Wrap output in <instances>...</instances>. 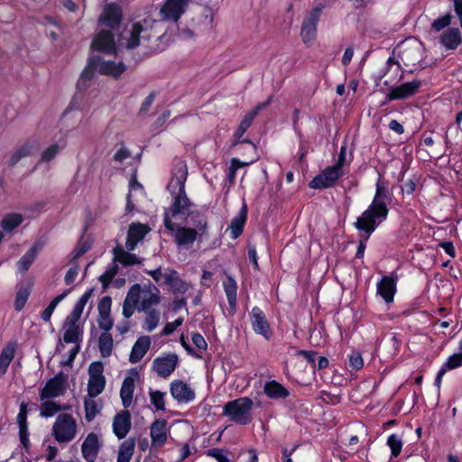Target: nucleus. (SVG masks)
Returning a JSON list of instances; mask_svg holds the SVG:
<instances>
[{
    "instance_id": "obj_8",
    "label": "nucleus",
    "mask_w": 462,
    "mask_h": 462,
    "mask_svg": "<svg viewBox=\"0 0 462 462\" xmlns=\"http://www.w3.org/2000/svg\"><path fill=\"white\" fill-rule=\"evenodd\" d=\"M146 32L139 23H134L131 29L125 31L121 35L120 44L127 49L136 48L140 45L141 40H149L150 34Z\"/></svg>"
},
{
    "instance_id": "obj_50",
    "label": "nucleus",
    "mask_w": 462,
    "mask_h": 462,
    "mask_svg": "<svg viewBox=\"0 0 462 462\" xmlns=\"http://www.w3.org/2000/svg\"><path fill=\"white\" fill-rule=\"evenodd\" d=\"M97 324L101 329H104L105 332H108L113 328L114 322L110 314H98Z\"/></svg>"
},
{
    "instance_id": "obj_36",
    "label": "nucleus",
    "mask_w": 462,
    "mask_h": 462,
    "mask_svg": "<svg viewBox=\"0 0 462 462\" xmlns=\"http://www.w3.org/2000/svg\"><path fill=\"white\" fill-rule=\"evenodd\" d=\"M105 377H89L88 392V395L93 398L100 394L105 388Z\"/></svg>"
},
{
    "instance_id": "obj_5",
    "label": "nucleus",
    "mask_w": 462,
    "mask_h": 462,
    "mask_svg": "<svg viewBox=\"0 0 462 462\" xmlns=\"http://www.w3.org/2000/svg\"><path fill=\"white\" fill-rule=\"evenodd\" d=\"M253 402L247 397L238 398L226 403L224 414L239 424H247L251 421V410Z\"/></svg>"
},
{
    "instance_id": "obj_25",
    "label": "nucleus",
    "mask_w": 462,
    "mask_h": 462,
    "mask_svg": "<svg viewBox=\"0 0 462 462\" xmlns=\"http://www.w3.org/2000/svg\"><path fill=\"white\" fill-rule=\"evenodd\" d=\"M43 243L36 242L32 247L19 260L17 263V266L20 272L25 273L32 263L35 260L38 253L42 249Z\"/></svg>"
},
{
    "instance_id": "obj_40",
    "label": "nucleus",
    "mask_w": 462,
    "mask_h": 462,
    "mask_svg": "<svg viewBox=\"0 0 462 462\" xmlns=\"http://www.w3.org/2000/svg\"><path fill=\"white\" fill-rule=\"evenodd\" d=\"M65 331L63 339L66 343H77L81 333L79 326H74L73 324L64 326Z\"/></svg>"
},
{
    "instance_id": "obj_27",
    "label": "nucleus",
    "mask_w": 462,
    "mask_h": 462,
    "mask_svg": "<svg viewBox=\"0 0 462 462\" xmlns=\"http://www.w3.org/2000/svg\"><path fill=\"white\" fill-rule=\"evenodd\" d=\"M247 217V206L245 202H243V206L240 209L239 214L233 218L230 224V229L233 238H237L243 232Z\"/></svg>"
},
{
    "instance_id": "obj_31",
    "label": "nucleus",
    "mask_w": 462,
    "mask_h": 462,
    "mask_svg": "<svg viewBox=\"0 0 462 462\" xmlns=\"http://www.w3.org/2000/svg\"><path fill=\"white\" fill-rule=\"evenodd\" d=\"M15 354V345L13 343L7 344L1 351L0 354V374H5L7 368L14 359Z\"/></svg>"
},
{
    "instance_id": "obj_11",
    "label": "nucleus",
    "mask_w": 462,
    "mask_h": 462,
    "mask_svg": "<svg viewBox=\"0 0 462 462\" xmlns=\"http://www.w3.org/2000/svg\"><path fill=\"white\" fill-rule=\"evenodd\" d=\"M91 48L105 54L115 53L116 48L113 34L109 31H100L93 39Z\"/></svg>"
},
{
    "instance_id": "obj_4",
    "label": "nucleus",
    "mask_w": 462,
    "mask_h": 462,
    "mask_svg": "<svg viewBox=\"0 0 462 462\" xmlns=\"http://www.w3.org/2000/svg\"><path fill=\"white\" fill-rule=\"evenodd\" d=\"M346 162V147L342 146L337 162L335 165L326 168L317 175L310 182L311 189H328L334 186L337 180L343 176V165Z\"/></svg>"
},
{
    "instance_id": "obj_1",
    "label": "nucleus",
    "mask_w": 462,
    "mask_h": 462,
    "mask_svg": "<svg viewBox=\"0 0 462 462\" xmlns=\"http://www.w3.org/2000/svg\"><path fill=\"white\" fill-rule=\"evenodd\" d=\"M186 176V166L180 162L169 184V189L172 192L178 189V195L174 198L172 206L165 212L164 225L168 229L174 230L176 226L185 224L191 226V228L199 231V236H202L207 228V221L203 216L192 210L193 205L184 190Z\"/></svg>"
},
{
    "instance_id": "obj_43",
    "label": "nucleus",
    "mask_w": 462,
    "mask_h": 462,
    "mask_svg": "<svg viewBox=\"0 0 462 462\" xmlns=\"http://www.w3.org/2000/svg\"><path fill=\"white\" fill-rule=\"evenodd\" d=\"M160 320V312L155 310H147L145 327L148 331L154 329Z\"/></svg>"
},
{
    "instance_id": "obj_61",
    "label": "nucleus",
    "mask_w": 462,
    "mask_h": 462,
    "mask_svg": "<svg viewBox=\"0 0 462 462\" xmlns=\"http://www.w3.org/2000/svg\"><path fill=\"white\" fill-rule=\"evenodd\" d=\"M130 156V152L125 148H120L114 155V160L123 162Z\"/></svg>"
},
{
    "instance_id": "obj_63",
    "label": "nucleus",
    "mask_w": 462,
    "mask_h": 462,
    "mask_svg": "<svg viewBox=\"0 0 462 462\" xmlns=\"http://www.w3.org/2000/svg\"><path fill=\"white\" fill-rule=\"evenodd\" d=\"M149 273L156 282L164 283L165 271L162 272L161 268H158L154 271L150 272Z\"/></svg>"
},
{
    "instance_id": "obj_10",
    "label": "nucleus",
    "mask_w": 462,
    "mask_h": 462,
    "mask_svg": "<svg viewBox=\"0 0 462 462\" xmlns=\"http://www.w3.org/2000/svg\"><path fill=\"white\" fill-rule=\"evenodd\" d=\"M189 0H167L161 8V14L164 20L176 22L184 14Z\"/></svg>"
},
{
    "instance_id": "obj_26",
    "label": "nucleus",
    "mask_w": 462,
    "mask_h": 462,
    "mask_svg": "<svg viewBox=\"0 0 462 462\" xmlns=\"http://www.w3.org/2000/svg\"><path fill=\"white\" fill-rule=\"evenodd\" d=\"M177 227L175 239L179 245L186 246L191 245L197 239V236H199V231H196L194 228L185 226Z\"/></svg>"
},
{
    "instance_id": "obj_51",
    "label": "nucleus",
    "mask_w": 462,
    "mask_h": 462,
    "mask_svg": "<svg viewBox=\"0 0 462 462\" xmlns=\"http://www.w3.org/2000/svg\"><path fill=\"white\" fill-rule=\"evenodd\" d=\"M28 295L29 293L25 289H21L17 291L14 301V308L16 310H21L23 308L28 299Z\"/></svg>"
},
{
    "instance_id": "obj_12",
    "label": "nucleus",
    "mask_w": 462,
    "mask_h": 462,
    "mask_svg": "<svg viewBox=\"0 0 462 462\" xmlns=\"http://www.w3.org/2000/svg\"><path fill=\"white\" fill-rule=\"evenodd\" d=\"M178 363V356L175 354H169L157 357L152 364L154 371L161 377H168L175 369Z\"/></svg>"
},
{
    "instance_id": "obj_35",
    "label": "nucleus",
    "mask_w": 462,
    "mask_h": 462,
    "mask_svg": "<svg viewBox=\"0 0 462 462\" xmlns=\"http://www.w3.org/2000/svg\"><path fill=\"white\" fill-rule=\"evenodd\" d=\"M113 337L110 333L103 332L98 340V346L100 354L103 357H107L111 355L114 346Z\"/></svg>"
},
{
    "instance_id": "obj_53",
    "label": "nucleus",
    "mask_w": 462,
    "mask_h": 462,
    "mask_svg": "<svg viewBox=\"0 0 462 462\" xmlns=\"http://www.w3.org/2000/svg\"><path fill=\"white\" fill-rule=\"evenodd\" d=\"M451 23V15L446 14L432 23V28L436 32H439L441 29L447 27Z\"/></svg>"
},
{
    "instance_id": "obj_59",
    "label": "nucleus",
    "mask_w": 462,
    "mask_h": 462,
    "mask_svg": "<svg viewBox=\"0 0 462 462\" xmlns=\"http://www.w3.org/2000/svg\"><path fill=\"white\" fill-rule=\"evenodd\" d=\"M137 307L136 304H134V303H130L126 300L124 301V305H123V315L128 319L130 318L134 311V309Z\"/></svg>"
},
{
    "instance_id": "obj_29",
    "label": "nucleus",
    "mask_w": 462,
    "mask_h": 462,
    "mask_svg": "<svg viewBox=\"0 0 462 462\" xmlns=\"http://www.w3.org/2000/svg\"><path fill=\"white\" fill-rule=\"evenodd\" d=\"M114 261L122 263L125 266L140 263L135 254L126 252L122 246L117 245L114 248Z\"/></svg>"
},
{
    "instance_id": "obj_17",
    "label": "nucleus",
    "mask_w": 462,
    "mask_h": 462,
    "mask_svg": "<svg viewBox=\"0 0 462 462\" xmlns=\"http://www.w3.org/2000/svg\"><path fill=\"white\" fill-rule=\"evenodd\" d=\"M171 393L179 402H188L194 399V391L182 381H174L171 385Z\"/></svg>"
},
{
    "instance_id": "obj_32",
    "label": "nucleus",
    "mask_w": 462,
    "mask_h": 462,
    "mask_svg": "<svg viewBox=\"0 0 462 462\" xmlns=\"http://www.w3.org/2000/svg\"><path fill=\"white\" fill-rule=\"evenodd\" d=\"M101 20L106 22V25L110 27L117 24L121 20L120 8L116 5H108L101 16Z\"/></svg>"
},
{
    "instance_id": "obj_18",
    "label": "nucleus",
    "mask_w": 462,
    "mask_h": 462,
    "mask_svg": "<svg viewBox=\"0 0 462 462\" xmlns=\"http://www.w3.org/2000/svg\"><path fill=\"white\" fill-rule=\"evenodd\" d=\"M251 322L255 332L265 338L270 337V327L268 321L259 308H254L251 312Z\"/></svg>"
},
{
    "instance_id": "obj_13",
    "label": "nucleus",
    "mask_w": 462,
    "mask_h": 462,
    "mask_svg": "<svg viewBox=\"0 0 462 462\" xmlns=\"http://www.w3.org/2000/svg\"><path fill=\"white\" fill-rule=\"evenodd\" d=\"M40 145L35 140H28L14 151L9 159L11 166L16 165L22 159L32 156L38 152Z\"/></svg>"
},
{
    "instance_id": "obj_19",
    "label": "nucleus",
    "mask_w": 462,
    "mask_h": 462,
    "mask_svg": "<svg viewBox=\"0 0 462 462\" xmlns=\"http://www.w3.org/2000/svg\"><path fill=\"white\" fill-rule=\"evenodd\" d=\"M99 448L100 443L97 435L95 433H89L81 447L82 456L88 461H92L97 457Z\"/></svg>"
},
{
    "instance_id": "obj_47",
    "label": "nucleus",
    "mask_w": 462,
    "mask_h": 462,
    "mask_svg": "<svg viewBox=\"0 0 462 462\" xmlns=\"http://www.w3.org/2000/svg\"><path fill=\"white\" fill-rule=\"evenodd\" d=\"M150 396L152 403L156 407L157 410L163 411L165 409L163 393L160 391H151Z\"/></svg>"
},
{
    "instance_id": "obj_60",
    "label": "nucleus",
    "mask_w": 462,
    "mask_h": 462,
    "mask_svg": "<svg viewBox=\"0 0 462 462\" xmlns=\"http://www.w3.org/2000/svg\"><path fill=\"white\" fill-rule=\"evenodd\" d=\"M192 341H193L194 345L199 349H206L207 343H206L204 337L201 335H199V334H193L192 335Z\"/></svg>"
},
{
    "instance_id": "obj_56",
    "label": "nucleus",
    "mask_w": 462,
    "mask_h": 462,
    "mask_svg": "<svg viewBox=\"0 0 462 462\" xmlns=\"http://www.w3.org/2000/svg\"><path fill=\"white\" fill-rule=\"evenodd\" d=\"M350 366L356 370L363 367V358L359 353H354L349 358Z\"/></svg>"
},
{
    "instance_id": "obj_37",
    "label": "nucleus",
    "mask_w": 462,
    "mask_h": 462,
    "mask_svg": "<svg viewBox=\"0 0 462 462\" xmlns=\"http://www.w3.org/2000/svg\"><path fill=\"white\" fill-rule=\"evenodd\" d=\"M271 98H269L267 101L263 103H260L257 105L253 110L249 111L243 120L241 121L240 125L241 126L248 129L249 126L252 125V122L254 121V117L258 115V113L267 107V106L270 104Z\"/></svg>"
},
{
    "instance_id": "obj_58",
    "label": "nucleus",
    "mask_w": 462,
    "mask_h": 462,
    "mask_svg": "<svg viewBox=\"0 0 462 462\" xmlns=\"http://www.w3.org/2000/svg\"><path fill=\"white\" fill-rule=\"evenodd\" d=\"M79 274V268L78 267H71L69 269L65 275V282L66 284L69 285L74 282L77 276Z\"/></svg>"
},
{
    "instance_id": "obj_57",
    "label": "nucleus",
    "mask_w": 462,
    "mask_h": 462,
    "mask_svg": "<svg viewBox=\"0 0 462 462\" xmlns=\"http://www.w3.org/2000/svg\"><path fill=\"white\" fill-rule=\"evenodd\" d=\"M251 162H240L239 160L237 159H232L231 160V165H230V168H229V171H230V178H234L235 176V172L236 171V170L240 167H245V166H248Z\"/></svg>"
},
{
    "instance_id": "obj_7",
    "label": "nucleus",
    "mask_w": 462,
    "mask_h": 462,
    "mask_svg": "<svg viewBox=\"0 0 462 462\" xmlns=\"http://www.w3.org/2000/svg\"><path fill=\"white\" fill-rule=\"evenodd\" d=\"M324 7V5L319 4L305 16L300 30V36L305 44H310L316 39L317 24Z\"/></svg>"
},
{
    "instance_id": "obj_38",
    "label": "nucleus",
    "mask_w": 462,
    "mask_h": 462,
    "mask_svg": "<svg viewBox=\"0 0 462 462\" xmlns=\"http://www.w3.org/2000/svg\"><path fill=\"white\" fill-rule=\"evenodd\" d=\"M23 217L21 214H8L3 218L1 226L4 230L11 231L16 226H18L23 222Z\"/></svg>"
},
{
    "instance_id": "obj_16",
    "label": "nucleus",
    "mask_w": 462,
    "mask_h": 462,
    "mask_svg": "<svg viewBox=\"0 0 462 462\" xmlns=\"http://www.w3.org/2000/svg\"><path fill=\"white\" fill-rule=\"evenodd\" d=\"M150 436L153 447L162 446L167 439V422L165 420H156L151 426Z\"/></svg>"
},
{
    "instance_id": "obj_49",
    "label": "nucleus",
    "mask_w": 462,
    "mask_h": 462,
    "mask_svg": "<svg viewBox=\"0 0 462 462\" xmlns=\"http://www.w3.org/2000/svg\"><path fill=\"white\" fill-rule=\"evenodd\" d=\"M92 291V290H89L82 295V297L75 305L72 312L81 316L84 307L86 306L89 298L91 297Z\"/></svg>"
},
{
    "instance_id": "obj_64",
    "label": "nucleus",
    "mask_w": 462,
    "mask_h": 462,
    "mask_svg": "<svg viewBox=\"0 0 462 462\" xmlns=\"http://www.w3.org/2000/svg\"><path fill=\"white\" fill-rule=\"evenodd\" d=\"M208 454L214 457L218 462H229L228 458L226 457L218 449H211Z\"/></svg>"
},
{
    "instance_id": "obj_54",
    "label": "nucleus",
    "mask_w": 462,
    "mask_h": 462,
    "mask_svg": "<svg viewBox=\"0 0 462 462\" xmlns=\"http://www.w3.org/2000/svg\"><path fill=\"white\" fill-rule=\"evenodd\" d=\"M462 365V353L451 356L446 364V369H455Z\"/></svg>"
},
{
    "instance_id": "obj_23",
    "label": "nucleus",
    "mask_w": 462,
    "mask_h": 462,
    "mask_svg": "<svg viewBox=\"0 0 462 462\" xmlns=\"http://www.w3.org/2000/svg\"><path fill=\"white\" fill-rule=\"evenodd\" d=\"M377 291L386 302H392L396 291L394 280L389 276H384L378 283Z\"/></svg>"
},
{
    "instance_id": "obj_33",
    "label": "nucleus",
    "mask_w": 462,
    "mask_h": 462,
    "mask_svg": "<svg viewBox=\"0 0 462 462\" xmlns=\"http://www.w3.org/2000/svg\"><path fill=\"white\" fill-rule=\"evenodd\" d=\"M134 390V383L132 377H126L122 384L120 396L123 402V405L128 408L132 403L133 393Z\"/></svg>"
},
{
    "instance_id": "obj_22",
    "label": "nucleus",
    "mask_w": 462,
    "mask_h": 462,
    "mask_svg": "<svg viewBox=\"0 0 462 462\" xmlns=\"http://www.w3.org/2000/svg\"><path fill=\"white\" fill-rule=\"evenodd\" d=\"M159 301L160 298L158 296V289L154 286H149L143 289V296L138 310L143 311L150 310V309L152 306L157 305Z\"/></svg>"
},
{
    "instance_id": "obj_20",
    "label": "nucleus",
    "mask_w": 462,
    "mask_h": 462,
    "mask_svg": "<svg viewBox=\"0 0 462 462\" xmlns=\"http://www.w3.org/2000/svg\"><path fill=\"white\" fill-rule=\"evenodd\" d=\"M164 283L169 284L174 292L184 293L189 290V285L180 279L178 273L174 270L166 269Z\"/></svg>"
},
{
    "instance_id": "obj_48",
    "label": "nucleus",
    "mask_w": 462,
    "mask_h": 462,
    "mask_svg": "<svg viewBox=\"0 0 462 462\" xmlns=\"http://www.w3.org/2000/svg\"><path fill=\"white\" fill-rule=\"evenodd\" d=\"M60 150V147L57 143L51 144L42 152L41 161L45 162L51 161L57 155Z\"/></svg>"
},
{
    "instance_id": "obj_30",
    "label": "nucleus",
    "mask_w": 462,
    "mask_h": 462,
    "mask_svg": "<svg viewBox=\"0 0 462 462\" xmlns=\"http://www.w3.org/2000/svg\"><path fill=\"white\" fill-rule=\"evenodd\" d=\"M263 392L269 398L272 399H283L289 395L288 390L276 381L266 383Z\"/></svg>"
},
{
    "instance_id": "obj_55",
    "label": "nucleus",
    "mask_w": 462,
    "mask_h": 462,
    "mask_svg": "<svg viewBox=\"0 0 462 462\" xmlns=\"http://www.w3.org/2000/svg\"><path fill=\"white\" fill-rule=\"evenodd\" d=\"M103 370H104V367L100 362L92 363L88 368L89 376L90 377H104L102 375Z\"/></svg>"
},
{
    "instance_id": "obj_52",
    "label": "nucleus",
    "mask_w": 462,
    "mask_h": 462,
    "mask_svg": "<svg viewBox=\"0 0 462 462\" xmlns=\"http://www.w3.org/2000/svg\"><path fill=\"white\" fill-rule=\"evenodd\" d=\"M111 303H112V300L109 296L103 297L98 302V306H97L98 314H100V315L110 314Z\"/></svg>"
},
{
    "instance_id": "obj_39",
    "label": "nucleus",
    "mask_w": 462,
    "mask_h": 462,
    "mask_svg": "<svg viewBox=\"0 0 462 462\" xmlns=\"http://www.w3.org/2000/svg\"><path fill=\"white\" fill-rule=\"evenodd\" d=\"M225 291L231 307L236 306V282L231 277H227L224 282Z\"/></svg>"
},
{
    "instance_id": "obj_62",
    "label": "nucleus",
    "mask_w": 462,
    "mask_h": 462,
    "mask_svg": "<svg viewBox=\"0 0 462 462\" xmlns=\"http://www.w3.org/2000/svg\"><path fill=\"white\" fill-rule=\"evenodd\" d=\"M153 100H154V95L150 94L142 103L140 112L146 113L150 109Z\"/></svg>"
},
{
    "instance_id": "obj_45",
    "label": "nucleus",
    "mask_w": 462,
    "mask_h": 462,
    "mask_svg": "<svg viewBox=\"0 0 462 462\" xmlns=\"http://www.w3.org/2000/svg\"><path fill=\"white\" fill-rule=\"evenodd\" d=\"M387 444L391 448L392 455L393 457H397L401 453L402 442L401 439L397 437V435H391L388 438Z\"/></svg>"
},
{
    "instance_id": "obj_24",
    "label": "nucleus",
    "mask_w": 462,
    "mask_h": 462,
    "mask_svg": "<svg viewBox=\"0 0 462 462\" xmlns=\"http://www.w3.org/2000/svg\"><path fill=\"white\" fill-rule=\"evenodd\" d=\"M150 344L149 337H141L133 346L129 358L130 362L132 364L139 362L148 351Z\"/></svg>"
},
{
    "instance_id": "obj_3",
    "label": "nucleus",
    "mask_w": 462,
    "mask_h": 462,
    "mask_svg": "<svg viewBox=\"0 0 462 462\" xmlns=\"http://www.w3.org/2000/svg\"><path fill=\"white\" fill-rule=\"evenodd\" d=\"M125 65L122 61L115 62L106 60L103 56L93 55L88 59V65L81 73V79H91L95 71L102 75L118 78L125 72Z\"/></svg>"
},
{
    "instance_id": "obj_15",
    "label": "nucleus",
    "mask_w": 462,
    "mask_h": 462,
    "mask_svg": "<svg viewBox=\"0 0 462 462\" xmlns=\"http://www.w3.org/2000/svg\"><path fill=\"white\" fill-rule=\"evenodd\" d=\"M150 231L148 226L136 223L132 224L129 226L127 240L125 243V246L128 251H133L135 248L136 244L141 241L145 235Z\"/></svg>"
},
{
    "instance_id": "obj_9",
    "label": "nucleus",
    "mask_w": 462,
    "mask_h": 462,
    "mask_svg": "<svg viewBox=\"0 0 462 462\" xmlns=\"http://www.w3.org/2000/svg\"><path fill=\"white\" fill-rule=\"evenodd\" d=\"M65 375L63 373L58 374L50 379L41 392V400L56 398L62 395L66 391Z\"/></svg>"
},
{
    "instance_id": "obj_21",
    "label": "nucleus",
    "mask_w": 462,
    "mask_h": 462,
    "mask_svg": "<svg viewBox=\"0 0 462 462\" xmlns=\"http://www.w3.org/2000/svg\"><path fill=\"white\" fill-rule=\"evenodd\" d=\"M130 413L125 411L117 414L114 419L113 428L115 434L123 439L126 436L130 430Z\"/></svg>"
},
{
    "instance_id": "obj_46",
    "label": "nucleus",
    "mask_w": 462,
    "mask_h": 462,
    "mask_svg": "<svg viewBox=\"0 0 462 462\" xmlns=\"http://www.w3.org/2000/svg\"><path fill=\"white\" fill-rule=\"evenodd\" d=\"M85 411H86V419L90 421L94 419L96 414L98 412L97 402L92 399L85 400Z\"/></svg>"
},
{
    "instance_id": "obj_42",
    "label": "nucleus",
    "mask_w": 462,
    "mask_h": 462,
    "mask_svg": "<svg viewBox=\"0 0 462 462\" xmlns=\"http://www.w3.org/2000/svg\"><path fill=\"white\" fill-rule=\"evenodd\" d=\"M142 296L143 289L139 284H134L129 290L125 300L137 305L139 301L141 302Z\"/></svg>"
},
{
    "instance_id": "obj_28",
    "label": "nucleus",
    "mask_w": 462,
    "mask_h": 462,
    "mask_svg": "<svg viewBox=\"0 0 462 462\" xmlns=\"http://www.w3.org/2000/svg\"><path fill=\"white\" fill-rule=\"evenodd\" d=\"M441 43L449 50L456 49L461 42L460 32L457 28H450L440 36Z\"/></svg>"
},
{
    "instance_id": "obj_44",
    "label": "nucleus",
    "mask_w": 462,
    "mask_h": 462,
    "mask_svg": "<svg viewBox=\"0 0 462 462\" xmlns=\"http://www.w3.org/2000/svg\"><path fill=\"white\" fill-rule=\"evenodd\" d=\"M117 272L118 266L114 264L99 277V281L102 282L103 288H106L109 285V283L116 275Z\"/></svg>"
},
{
    "instance_id": "obj_41",
    "label": "nucleus",
    "mask_w": 462,
    "mask_h": 462,
    "mask_svg": "<svg viewBox=\"0 0 462 462\" xmlns=\"http://www.w3.org/2000/svg\"><path fill=\"white\" fill-rule=\"evenodd\" d=\"M61 406L54 402L48 399L42 401L41 404V416L50 417L61 410Z\"/></svg>"
},
{
    "instance_id": "obj_14",
    "label": "nucleus",
    "mask_w": 462,
    "mask_h": 462,
    "mask_svg": "<svg viewBox=\"0 0 462 462\" xmlns=\"http://www.w3.org/2000/svg\"><path fill=\"white\" fill-rule=\"evenodd\" d=\"M420 85V81L413 80L393 88L387 96V99L395 100L410 97L417 92Z\"/></svg>"
},
{
    "instance_id": "obj_6",
    "label": "nucleus",
    "mask_w": 462,
    "mask_h": 462,
    "mask_svg": "<svg viewBox=\"0 0 462 462\" xmlns=\"http://www.w3.org/2000/svg\"><path fill=\"white\" fill-rule=\"evenodd\" d=\"M52 434L59 443L70 442L77 434V422L69 413H61L52 426Z\"/></svg>"
},
{
    "instance_id": "obj_34",
    "label": "nucleus",
    "mask_w": 462,
    "mask_h": 462,
    "mask_svg": "<svg viewBox=\"0 0 462 462\" xmlns=\"http://www.w3.org/2000/svg\"><path fill=\"white\" fill-rule=\"evenodd\" d=\"M134 447L135 443L134 439H128L125 440L119 448L117 462H130Z\"/></svg>"
},
{
    "instance_id": "obj_2",
    "label": "nucleus",
    "mask_w": 462,
    "mask_h": 462,
    "mask_svg": "<svg viewBox=\"0 0 462 462\" xmlns=\"http://www.w3.org/2000/svg\"><path fill=\"white\" fill-rule=\"evenodd\" d=\"M387 188L378 182L373 202L368 208L365 210L359 217H357L355 223L356 227L359 231L365 232V239H368L370 235L375 230L376 226L387 217Z\"/></svg>"
}]
</instances>
